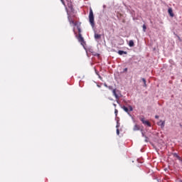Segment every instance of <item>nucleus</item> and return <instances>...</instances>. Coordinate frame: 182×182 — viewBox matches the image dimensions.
<instances>
[{
    "label": "nucleus",
    "instance_id": "1a4fd4ad",
    "mask_svg": "<svg viewBox=\"0 0 182 182\" xmlns=\"http://www.w3.org/2000/svg\"><path fill=\"white\" fill-rule=\"evenodd\" d=\"M129 46H130V48H133V46H134V41H133V40L129 41Z\"/></svg>",
    "mask_w": 182,
    "mask_h": 182
},
{
    "label": "nucleus",
    "instance_id": "6ab92c4d",
    "mask_svg": "<svg viewBox=\"0 0 182 182\" xmlns=\"http://www.w3.org/2000/svg\"><path fill=\"white\" fill-rule=\"evenodd\" d=\"M114 113H115V115L117 116V113H119V111L117 109H114Z\"/></svg>",
    "mask_w": 182,
    "mask_h": 182
},
{
    "label": "nucleus",
    "instance_id": "423d86ee",
    "mask_svg": "<svg viewBox=\"0 0 182 182\" xmlns=\"http://www.w3.org/2000/svg\"><path fill=\"white\" fill-rule=\"evenodd\" d=\"M166 124V122L165 121H159L158 122V126H161V129H164V126Z\"/></svg>",
    "mask_w": 182,
    "mask_h": 182
},
{
    "label": "nucleus",
    "instance_id": "9d476101",
    "mask_svg": "<svg viewBox=\"0 0 182 182\" xmlns=\"http://www.w3.org/2000/svg\"><path fill=\"white\" fill-rule=\"evenodd\" d=\"M168 12L170 16H171V17L174 16V14H173V9H168Z\"/></svg>",
    "mask_w": 182,
    "mask_h": 182
},
{
    "label": "nucleus",
    "instance_id": "4468645a",
    "mask_svg": "<svg viewBox=\"0 0 182 182\" xmlns=\"http://www.w3.org/2000/svg\"><path fill=\"white\" fill-rule=\"evenodd\" d=\"M141 80H142V82L144 83V87H147V84L146 83V79L142 78Z\"/></svg>",
    "mask_w": 182,
    "mask_h": 182
},
{
    "label": "nucleus",
    "instance_id": "f03ea898",
    "mask_svg": "<svg viewBox=\"0 0 182 182\" xmlns=\"http://www.w3.org/2000/svg\"><path fill=\"white\" fill-rule=\"evenodd\" d=\"M60 2L65 8L66 6H68V8H72V0H60Z\"/></svg>",
    "mask_w": 182,
    "mask_h": 182
},
{
    "label": "nucleus",
    "instance_id": "2eb2a0df",
    "mask_svg": "<svg viewBox=\"0 0 182 182\" xmlns=\"http://www.w3.org/2000/svg\"><path fill=\"white\" fill-rule=\"evenodd\" d=\"M77 29L78 31V35H82V30L80 29V27H79V26L77 27Z\"/></svg>",
    "mask_w": 182,
    "mask_h": 182
},
{
    "label": "nucleus",
    "instance_id": "f8f14e48",
    "mask_svg": "<svg viewBox=\"0 0 182 182\" xmlns=\"http://www.w3.org/2000/svg\"><path fill=\"white\" fill-rule=\"evenodd\" d=\"M69 22H70V25H73L74 26H76V25H77V23H76V22H74L73 21V20H69Z\"/></svg>",
    "mask_w": 182,
    "mask_h": 182
},
{
    "label": "nucleus",
    "instance_id": "7ed1b4c3",
    "mask_svg": "<svg viewBox=\"0 0 182 182\" xmlns=\"http://www.w3.org/2000/svg\"><path fill=\"white\" fill-rule=\"evenodd\" d=\"M77 39L82 46H85V45H86V43L85 42V38H82V34H78V36H77Z\"/></svg>",
    "mask_w": 182,
    "mask_h": 182
},
{
    "label": "nucleus",
    "instance_id": "9b49d317",
    "mask_svg": "<svg viewBox=\"0 0 182 182\" xmlns=\"http://www.w3.org/2000/svg\"><path fill=\"white\" fill-rule=\"evenodd\" d=\"M119 55H127V52L123 50L118 51Z\"/></svg>",
    "mask_w": 182,
    "mask_h": 182
},
{
    "label": "nucleus",
    "instance_id": "ddd939ff",
    "mask_svg": "<svg viewBox=\"0 0 182 182\" xmlns=\"http://www.w3.org/2000/svg\"><path fill=\"white\" fill-rule=\"evenodd\" d=\"M122 109H123V110H124V112H126V113L129 114V108H127V107L123 106Z\"/></svg>",
    "mask_w": 182,
    "mask_h": 182
},
{
    "label": "nucleus",
    "instance_id": "dca6fc26",
    "mask_svg": "<svg viewBox=\"0 0 182 182\" xmlns=\"http://www.w3.org/2000/svg\"><path fill=\"white\" fill-rule=\"evenodd\" d=\"M173 156L176 157V159H178V160H180V157L177 154H173Z\"/></svg>",
    "mask_w": 182,
    "mask_h": 182
},
{
    "label": "nucleus",
    "instance_id": "aec40b11",
    "mask_svg": "<svg viewBox=\"0 0 182 182\" xmlns=\"http://www.w3.org/2000/svg\"><path fill=\"white\" fill-rule=\"evenodd\" d=\"M117 134H120V132L119 131V129H117Z\"/></svg>",
    "mask_w": 182,
    "mask_h": 182
},
{
    "label": "nucleus",
    "instance_id": "39448f33",
    "mask_svg": "<svg viewBox=\"0 0 182 182\" xmlns=\"http://www.w3.org/2000/svg\"><path fill=\"white\" fill-rule=\"evenodd\" d=\"M112 95L114 96V97L116 98L117 100V103H119V99H120V97H119V95H117V93H116V89H114L112 90Z\"/></svg>",
    "mask_w": 182,
    "mask_h": 182
},
{
    "label": "nucleus",
    "instance_id": "0eeeda50",
    "mask_svg": "<svg viewBox=\"0 0 182 182\" xmlns=\"http://www.w3.org/2000/svg\"><path fill=\"white\" fill-rule=\"evenodd\" d=\"M133 130H134V132H137V131L140 130V126H139L138 124H135L134 126Z\"/></svg>",
    "mask_w": 182,
    "mask_h": 182
},
{
    "label": "nucleus",
    "instance_id": "f3484780",
    "mask_svg": "<svg viewBox=\"0 0 182 182\" xmlns=\"http://www.w3.org/2000/svg\"><path fill=\"white\" fill-rule=\"evenodd\" d=\"M142 28H143L144 32H146V29H147V27H146V26L144 24Z\"/></svg>",
    "mask_w": 182,
    "mask_h": 182
},
{
    "label": "nucleus",
    "instance_id": "4be33fe9",
    "mask_svg": "<svg viewBox=\"0 0 182 182\" xmlns=\"http://www.w3.org/2000/svg\"><path fill=\"white\" fill-rule=\"evenodd\" d=\"M124 71H125V72H127V68H125V69H124Z\"/></svg>",
    "mask_w": 182,
    "mask_h": 182
},
{
    "label": "nucleus",
    "instance_id": "f257e3e1",
    "mask_svg": "<svg viewBox=\"0 0 182 182\" xmlns=\"http://www.w3.org/2000/svg\"><path fill=\"white\" fill-rule=\"evenodd\" d=\"M89 22L92 28H95V15L93 14V10L92 9H90Z\"/></svg>",
    "mask_w": 182,
    "mask_h": 182
},
{
    "label": "nucleus",
    "instance_id": "b1692460",
    "mask_svg": "<svg viewBox=\"0 0 182 182\" xmlns=\"http://www.w3.org/2000/svg\"><path fill=\"white\" fill-rule=\"evenodd\" d=\"M142 136H143V137H144V133H143V132H142Z\"/></svg>",
    "mask_w": 182,
    "mask_h": 182
},
{
    "label": "nucleus",
    "instance_id": "a878e982",
    "mask_svg": "<svg viewBox=\"0 0 182 182\" xmlns=\"http://www.w3.org/2000/svg\"><path fill=\"white\" fill-rule=\"evenodd\" d=\"M113 105L114 106V107H116V104H114Z\"/></svg>",
    "mask_w": 182,
    "mask_h": 182
},
{
    "label": "nucleus",
    "instance_id": "393cba45",
    "mask_svg": "<svg viewBox=\"0 0 182 182\" xmlns=\"http://www.w3.org/2000/svg\"><path fill=\"white\" fill-rule=\"evenodd\" d=\"M109 89H112V86H109Z\"/></svg>",
    "mask_w": 182,
    "mask_h": 182
},
{
    "label": "nucleus",
    "instance_id": "6e6552de",
    "mask_svg": "<svg viewBox=\"0 0 182 182\" xmlns=\"http://www.w3.org/2000/svg\"><path fill=\"white\" fill-rule=\"evenodd\" d=\"M94 37H95V39H101L102 38V35L97 34V33H95Z\"/></svg>",
    "mask_w": 182,
    "mask_h": 182
},
{
    "label": "nucleus",
    "instance_id": "412c9836",
    "mask_svg": "<svg viewBox=\"0 0 182 182\" xmlns=\"http://www.w3.org/2000/svg\"><path fill=\"white\" fill-rule=\"evenodd\" d=\"M155 119H159V115H156Z\"/></svg>",
    "mask_w": 182,
    "mask_h": 182
},
{
    "label": "nucleus",
    "instance_id": "20e7f679",
    "mask_svg": "<svg viewBox=\"0 0 182 182\" xmlns=\"http://www.w3.org/2000/svg\"><path fill=\"white\" fill-rule=\"evenodd\" d=\"M140 120L141 122H142L143 124L148 126V127H151V124L150 123V122L146 121L143 117L140 118Z\"/></svg>",
    "mask_w": 182,
    "mask_h": 182
},
{
    "label": "nucleus",
    "instance_id": "a211bd4d",
    "mask_svg": "<svg viewBox=\"0 0 182 182\" xmlns=\"http://www.w3.org/2000/svg\"><path fill=\"white\" fill-rule=\"evenodd\" d=\"M129 112H133V107L132 105L129 106Z\"/></svg>",
    "mask_w": 182,
    "mask_h": 182
},
{
    "label": "nucleus",
    "instance_id": "5701e85b",
    "mask_svg": "<svg viewBox=\"0 0 182 182\" xmlns=\"http://www.w3.org/2000/svg\"><path fill=\"white\" fill-rule=\"evenodd\" d=\"M73 32H74V33H75V34H76V32L75 31V28L73 29Z\"/></svg>",
    "mask_w": 182,
    "mask_h": 182
}]
</instances>
